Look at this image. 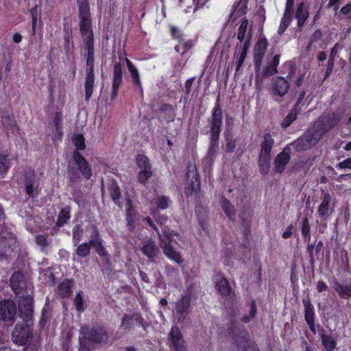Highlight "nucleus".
Here are the masks:
<instances>
[{"label":"nucleus","instance_id":"c9c22d12","mask_svg":"<svg viewBox=\"0 0 351 351\" xmlns=\"http://www.w3.org/2000/svg\"><path fill=\"white\" fill-rule=\"evenodd\" d=\"M63 116L61 112H56L53 119L50 123L52 128H61L62 125Z\"/></svg>","mask_w":351,"mask_h":351},{"label":"nucleus","instance_id":"412c9836","mask_svg":"<svg viewBox=\"0 0 351 351\" xmlns=\"http://www.w3.org/2000/svg\"><path fill=\"white\" fill-rule=\"evenodd\" d=\"M122 82V68L120 64L114 66V77L112 83V98H114L118 93L119 87Z\"/></svg>","mask_w":351,"mask_h":351},{"label":"nucleus","instance_id":"e433bc0d","mask_svg":"<svg viewBox=\"0 0 351 351\" xmlns=\"http://www.w3.org/2000/svg\"><path fill=\"white\" fill-rule=\"evenodd\" d=\"M73 141L77 149H84L85 148L84 138L82 134H75L73 137Z\"/></svg>","mask_w":351,"mask_h":351},{"label":"nucleus","instance_id":"0e129e2a","mask_svg":"<svg viewBox=\"0 0 351 351\" xmlns=\"http://www.w3.org/2000/svg\"><path fill=\"white\" fill-rule=\"evenodd\" d=\"M317 289L319 292H322L327 289V285L325 282L320 281L317 283Z\"/></svg>","mask_w":351,"mask_h":351},{"label":"nucleus","instance_id":"39448f33","mask_svg":"<svg viewBox=\"0 0 351 351\" xmlns=\"http://www.w3.org/2000/svg\"><path fill=\"white\" fill-rule=\"evenodd\" d=\"M159 238L160 240V246L162 249L165 254L170 259L176 261L178 263H182V258L180 254L174 250L171 246L173 243H176L174 237L178 235L172 230L169 228H162L161 232H158Z\"/></svg>","mask_w":351,"mask_h":351},{"label":"nucleus","instance_id":"f704fd0d","mask_svg":"<svg viewBox=\"0 0 351 351\" xmlns=\"http://www.w3.org/2000/svg\"><path fill=\"white\" fill-rule=\"evenodd\" d=\"M154 204L157 205L158 208L161 209H165L167 208L169 205L170 201L169 199L165 196H158L157 198L154 199Z\"/></svg>","mask_w":351,"mask_h":351},{"label":"nucleus","instance_id":"2f4dec72","mask_svg":"<svg viewBox=\"0 0 351 351\" xmlns=\"http://www.w3.org/2000/svg\"><path fill=\"white\" fill-rule=\"evenodd\" d=\"M335 289L343 298H348L351 297V286L336 283L335 285Z\"/></svg>","mask_w":351,"mask_h":351},{"label":"nucleus","instance_id":"6ab92c4d","mask_svg":"<svg viewBox=\"0 0 351 351\" xmlns=\"http://www.w3.org/2000/svg\"><path fill=\"white\" fill-rule=\"evenodd\" d=\"M248 0H239L233 8L230 14V19L232 21H235L239 17H241L246 14L247 8Z\"/></svg>","mask_w":351,"mask_h":351},{"label":"nucleus","instance_id":"f03ea898","mask_svg":"<svg viewBox=\"0 0 351 351\" xmlns=\"http://www.w3.org/2000/svg\"><path fill=\"white\" fill-rule=\"evenodd\" d=\"M252 26H249L247 19H243L238 29L237 38L239 42L237 43L233 57L237 63V72L241 69L245 59L247 51L252 44Z\"/></svg>","mask_w":351,"mask_h":351},{"label":"nucleus","instance_id":"8fccbe9b","mask_svg":"<svg viewBox=\"0 0 351 351\" xmlns=\"http://www.w3.org/2000/svg\"><path fill=\"white\" fill-rule=\"evenodd\" d=\"M341 13L346 16L348 19H351V2L343 6L341 10Z\"/></svg>","mask_w":351,"mask_h":351},{"label":"nucleus","instance_id":"13d9d810","mask_svg":"<svg viewBox=\"0 0 351 351\" xmlns=\"http://www.w3.org/2000/svg\"><path fill=\"white\" fill-rule=\"evenodd\" d=\"M36 243L40 246L47 245L46 238L43 235H38L36 239Z\"/></svg>","mask_w":351,"mask_h":351},{"label":"nucleus","instance_id":"ddd939ff","mask_svg":"<svg viewBox=\"0 0 351 351\" xmlns=\"http://www.w3.org/2000/svg\"><path fill=\"white\" fill-rule=\"evenodd\" d=\"M40 175L34 171H29L25 176V191L26 193L30 197L34 193H37L39 187V181Z\"/></svg>","mask_w":351,"mask_h":351},{"label":"nucleus","instance_id":"4c0bfd02","mask_svg":"<svg viewBox=\"0 0 351 351\" xmlns=\"http://www.w3.org/2000/svg\"><path fill=\"white\" fill-rule=\"evenodd\" d=\"M89 252L90 245L88 243H82L76 250V254L81 257L86 256Z\"/></svg>","mask_w":351,"mask_h":351},{"label":"nucleus","instance_id":"864d4df0","mask_svg":"<svg viewBox=\"0 0 351 351\" xmlns=\"http://www.w3.org/2000/svg\"><path fill=\"white\" fill-rule=\"evenodd\" d=\"M53 134H52V139L56 141L58 140H60L62 138V132L61 128H52Z\"/></svg>","mask_w":351,"mask_h":351},{"label":"nucleus","instance_id":"58836bf2","mask_svg":"<svg viewBox=\"0 0 351 351\" xmlns=\"http://www.w3.org/2000/svg\"><path fill=\"white\" fill-rule=\"evenodd\" d=\"M290 21V14H287V12H285L284 16L281 20L278 32L280 34H282L287 27H288Z\"/></svg>","mask_w":351,"mask_h":351},{"label":"nucleus","instance_id":"f257e3e1","mask_svg":"<svg viewBox=\"0 0 351 351\" xmlns=\"http://www.w3.org/2000/svg\"><path fill=\"white\" fill-rule=\"evenodd\" d=\"M79 18L80 33L87 50V62L91 63L94 56L93 32L89 5L86 2L81 3L80 5Z\"/></svg>","mask_w":351,"mask_h":351},{"label":"nucleus","instance_id":"a211bd4d","mask_svg":"<svg viewBox=\"0 0 351 351\" xmlns=\"http://www.w3.org/2000/svg\"><path fill=\"white\" fill-rule=\"evenodd\" d=\"M93 62L94 58H92V62L91 63H88L86 61L87 65L90 66V69L86 73V82H85V94H86V99H88L93 92V86H94V73H93Z\"/></svg>","mask_w":351,"mask_h":351},{"label":"nucleus","instance_id":"f3484780","mask_svg":"<svg viewBox=\"0 0 351 351\" xmlns=\"http://www.w3.org/2000/svg\"><path fill=\"white\" fill-rule=\"evenodd\" d=\"M289 88V83L282 77L275 78L272 82V93L276 96L283 97L287 93Z\"/></svg>","mask_w":351,"mask_h":351},{"label":"nucleus","instance_id":"0eeeda50","mask_svg":"<svg viewBox=\"0 0 351 351\" xmlns=\"http://www.w3.org/2000/svg\"><path fill=\"white\" fill-rule=\"evenodd\" d=\"M222 123V111L217 104L213 112L212 122L210 129V149L216 145V142L218 139L221 131V125Z\"/></svg>","mask_w":351,"mask_h":351},{"label":"nucleus","instance_id":"052dcab7","mask_svg":"<svg viewBox=\"0 0 351 351\" xmlns=\"http://www.w3.org/2000/svg\"><path fill=\"white\" fill-rule=\"evenodd\" d=\"M69 175L70 179L72 181H76L80 178L78 173L77 172H75V171H74L73 169H71L69 171Z\"/></svg>","mask_w":351,"mask_h":351},{"label":"nucleus","instance_id":"603ef678","mask_svg":"<svg viewBox=\"0 0 351 351\" xmlns=\"http://www.w3.org/2000/svg\"><path fill=\"white\" fill-rule=\"evenodd\" d=\"M70 218V209L65 208L61 210L58 219H69Z\"/></svg>","mask_w":351,"mask_h":351},{"label":"nucleus","instance_id":"7ed1b4c3","mask_svg":"<svg viewBox=\"0 0 351 351\" xmlns=\"http://www.w3.org/2000/svg\"><path fill=\"white\" fill-rule=\"evenodd\" d=\"M340 119L339 115L334 117L333 121L324 128L322 123L317 121L306 134L295 141L294 145L296 150L300 152L315 145L321 139L322 134L333 127Z\"/></svg>","mask_w":351,"mask_h":351},{"label":"nucleus","instance_id":"e2e57ef3","mask_svg":"<svg viewBox=\"0 0 351 351\" xmlns=\"http://www.w3.org/2000/svg\"><path fill=\"white\" fill-rule=\"evenodd\" d=\"M341 0H330L328 6L332 7L334 10L336 11L339 8V3Z\"/></svg>","mask_w":351,"mask_h":351},{"label":"nucleus","instance_id":"de8ad7c7","mask_svg":"<svg viewBox=\"0 0 351 351\" xmlns=\"http://www.w3.org/2000/svg\"><path fill=\"white\" fill-rule=\"evenodd\" d=\"M277 72V67L272 65L270 62L268 65L263 69V73L266 76L271 75Z\"/></svg>","mask_w":351,"mask_h":351},{"label":"nucleus","instance_id":"680f3d73","mask_svg":"<svg viewBox=\"0 0 351 351\" xmlns=\"http://www.w3.org/2000/svg\"><path fill=\"white\" fill-rule=\"evenodd\" d=\"M341 0H330L328 6L332 7L334 10L336 11L339 8V3Z\"/></svg>","mask_w":351,"mask_h":351},{"label":"nucleus","instance_id":"f8f14e48","mask_svg":"<svg viewBox=\"0 0 351 351\" xmlns=\"http://www.w3.org/2000/svg\"><path fill=\"white\" fill-rule=\"evenodd\" d=\"M267 47V40L265 37H259L254 47V66L256 71H259L262 59Z\"/></svg>","mask_w":351,"mask_h":351},{"label":"nucleus","instance_id":"4468645a","mask_svg":"<svg viewBox=\"0 0 351 351\" xmlns=\"http://www.w3.org/2000/svg\"><path fill=\"white\" fill-rule=\"evenodd\" d=\"M12 289L18 295H23V291L27 287L26 281L21 272H14L10 278Z\"/></svg>","mask_w":351,"mask_h":351},{"label":"nucleus","instance_id":"79ce46f5","mask_svg":"<svg viewBox=\"0 0 351 351\" xmlns=\"http://www.w3.org/2000/svg\"><path fill=\"white\" fill-rule=\"evenodd\" d=\"M74 304L78 311H83L84 310V308L83 306V300L81 291L77 293L74 299Z\"/></svg>","mask_w":351,"mask_h":351},{"label":"nucleus","instance_id":"473e14b6","mask_svg":"<svg viewBox=\"0 0 351 351\" xmlns=\"http://www.w3.org/2000/svg\"><path fill=\"white\" fill-rule=\"evenodd\" d=\"M322 342L327 351H332L336 347V342L334 338L330 335H322Z\"/></svg>","mask_w":351,"mask_h":351},{"label":"nucleus","instance_id":"49530a36","mask_svg":"<svg viewBox=\"0 0 351 351\" xmlns=\"http://www.w3.org/2000/svg\"><path fill=\"white\" fill-rule=\"evenodd\" d=\"M336 51H336L335 47H334L331 51L330 57L328 62V68H327V70L326 72V75H327V76L330 75V73L333 68V65H334L333 56L335 54Z\"/></svg>","mask_w":351,"mask_h":351},{"label":"nucleus","instance_id":"4be33fe9","mask_svg":"<svg viewBox=\"0 0 351 351\" xmlns=\"http://www.w3.org/2000/svg\"><path fill=\"white\" fill-rule=\"evenodd\" d=\"M290 160L289 155L285 152H282L278 154L275 158V169L278 173H282L285 168L286 165Z\"/></svg>","mask_w":351,"mask_h":351},{"label":"nucleus","instance_id":"bf43d9fd","mask_svg":"<svg viewBox=\"0 0 351 351\" xmlns=\"http://www.w3.org/2000/svg\"><path fill=\"white\" fill-rule=\"evenodd\" d=\"M8 118H6V119H5L3 121V125H4L5 126H6L8 128L9 127H10V129H12V130L13 129L12 132H14V128L16 127V123H15V121H14V120L10 119V123L8 125V124H7V123H6V121H8Z\"/></svg>","mask_w":351,"mask_h":351},{"label":"nucleus","instance_id":"9d476101","mask_svg":"<svg viewBox=\"0 0 351 351\" xmlns=\"http://www.w3.org/2000/svg\"><path fill=\"white\" fill-rule=\"evenodd\" d=\"M16 313V307L12 300L0 302V320L13 321Z\"/></svg>","mask_w":351,"mask_h":351},{"label":"nucleus","instance_id":"2eb2a0df","mask_svg":"<svg viewBox=\"0 0 351 351\" xmlns=\"http://www.w3.org/2000/svg\"><path fill=\"white\" fill-rule=\"evenodd\" d=\"M73 160L81 174L86 180H88L92 176V170L86 160L80 154L78 151H74Z\"/></svg>","mask_w":351,"mask_h":351},{"label":"nucleus","instance_id":"a18cd8bd","mask_svg":"<svg viewBox=\"0 0 351 351\" xmlns=\"http://www.w3.org/2000/svg\"><path fill=\"white\" fill-rule=\"evenodd\" d=\"M8 169V159L5 154H0V173H5Z\"/></svg>","mask_w":351,"mask_h":351},{"label":"nucleus","instance_id":"5701e85b","mask_svg":"<svg viewBox=\"0 0 351 351\" xmlns=\"http://www.w3.org/2000/svg\"><path fill=\"white\" fill-rule=\"evenodd\" d=\"M216 288L217 291L223 296H228L230 294L231 289L228 280L221 276L216 278Z\"/></svg>","mask_w":351,"mask_h":351},{"label":"nucleus","instance_id":"5fc2aeb1","mask_svg":"<svg viewBox=\"0 0 351 351\" xmlns=\"http://www.w3.org/2000/svg\"><path fill=\"white\" fill-rule=\"evenodd\" d=\"M337 167L339 169H351V158L346 159L343 161L339 162Z\"/></svg>","mask_w":351,"mask_h":351},{"label":"nucleus","instance_id":"b1692460","mask_svg":"<svg viewBox=\"0 0 351 351\" xmlns=\"http://www.w3.org/2000/svg\"><path fill=\"white\" fill-rule=\"evenodd\" d=\"M191 176L192 178L191 182L186 188V193L187 195H192L193 193H197L199 191L200 184L197 176V172L195 169L191 171Z\"/></svg>","mask_w":351,"mask_h":351},{"label":"nucleus","instance_id":"3c124183","mask_svg":"<svg viewBox=\"0 0 351 351\" xmlns=\"http://www.w3.org/2000/svg\"><path fill=\"white\" fill-rule=\"evenodd\" d=\"M256 313V309L255 305L253 304L251 307V310H250L249 315L243 317V321L245 323L249 322L251 319H252L254 317Z\"/></svg>","mask_w":351,"mask_h":351},{"label":"nucleus","instance_id":"20e7f679","mask_svg":"<svg viewBox=\"0 0 351 351\" xmlns=\"http://www.w3.org/2000/svg\"><path fill=\"white\" fill-rule=\"evenodd\" d=\"M21 312V317L23 318L26 323L16 325L12 332L13 341L17 344H25L29 337L30 328L27 322L31 319L33 313L32 306V298L27 297V305L19 307Z\"/></svg>","mask_w":351,"mask_h":351},{"label":"nucleus","instance_id":"423d86ee","mask_svg":"<svg viewBox=\"0 0 351 351\" xmlns=\"http://www.w3.org/2000/svg\"><path fill=\"white\" fill-rule=\"evenodd\" d=\"M274 141L269 134H265L261 145L259 165L262 173H266L269 168L270 152Z\"/></svg>","mask_w":351,"mask_h":351},{"label":"nucleus","instance_id":"09e8293b","mask_svg":"<svg viewBox=\"0 0 351 351\" xmlns=\"http://www.w3.org/2000/svg\"><path fill=\"white\" fill-rule=\"evenodd\" d=\"M222 207L228 217H230L232 213V206L228 200H223L222 202Z\"/></svg>","mask_w":351,"mask_h":351},{"label":"nucleus","instance_id":"37998d69","mask_svg":"<svg viewBox=\"0 0 351 351\" xmlns=\"http://www.w3.org/2000/svg\"><path fill=\"white\" fill-rule=\"evenodd\" d=\"M239 349H245V351H259L256 345L252 341H246L243 346L240 343Z\"/></svg>","mask_w":351,"mask_h":351},{"label":"nucleus","instance_id":"c756f323","mask_svg":"<svg viewBox=\"0 0 351 351\" xmlns=\"http://www.w3.org/2000/svg\"><path fill=\"white\" fill-rule=\"evenodd\" d=\"M71 281L66 280L62 282L58 286V294L63 298H68L71 293Z\"/></svg>","mask_w":351,"mask_h":351},{"label":"nucleus","instance_id":"bb28decb","mask_svg":"<svg viewBox=\"0 0 351 351\" xmlns=\"http://www.w3.org/2000/svg\"><path fill=\"white\" fill-rule=\"evenodd\" d=\"M88 245L95 247L96 252L101 256H106V251L103 247L101 240L97 234L90 240Z\"/></svg>","mask_w":351,"mask_h":351},{"label":"nucleus","instance_id":"6e6552de","mask_svg":"<svg viewBox=\"0 0 351 351\" xmlns=\"http://www.w3.org/2000/svg\"><path fill=\"white\" fill-rule=\"evenodd\" d=\"M82 338L94 343H102L107 341L108 335L106 330L102 328L85 327L81 330L80 339Z\"/></svg>","mask_w":351,"mask_h":351},{"label":"nucleus","instance_id":"dca6fc26","mask_svg":"<svg viewBox=\"0 0 351 351\" xmlns=\"http://www.w3.org/2000/svg\"><path fill=\"white\" fill-rule=\"evenodd\" d=\"M170 346L175 351H185L184 340L177 326H173L170 332Z\"/></svg>","mask_w":351,"mask_h":351},{"label":"nucleus","instance_id":"6e6d98bb","mask_svg":"<svg viewBox=\"0 0 351 351\" xmlns=\"http://www.w3.org/2000/svg\"><path fill=\"white\" fill-rule=\"evenodd\" d=\"M82 230L78 226H76L73 229V240L79 242L81 239Z\"/></svg>","mask_w":351,"mask_h":351},{"label":"nucleus","instance_id":"c03bdc74","mask_svg":"<svg viewBox=\"0 0 351 351\" xmlns=\"http://www.w3.org/2000/svg\"><path fill=\"white\" fill-rule=\"evenodd\" d=\"M125 210L127 215L129 217H132L134 215V208L133 206L132 201L130 198H126L125 200Z\"/></svg>","mask_w":351,"mask_h":351},{"label":"nucleus","instance_id":"774afa93","mask_svg":"<svg viewBox=\"0 0 351 351\" xmlns=\"http://www.w3.org/2000/svg\"><path fill=\"white\" fill-rule=\"evenodd\" d=\"M13 41L16 43H19L20 42H21L22 40V36L19 34V33H15L14 35H13Z\"/></svg>","mask_w":351,"mask_h":351},{"label":"nucleus","instance_id":"72a5a7b5","mask_svg":"<svg viewBox=\"0 0 351 351\" xmlns=\"http://www.w3.org/2000/svg\"><path fill=\"white\" fill-rule=\"evenodd\" d=\"M136 163L141 169H151V165L147 156L138 154L136 157Z\"/></svg>","mask_w":351,"mask_h":351},{"label":"nucleus","instance_id":"4d7b16f0","mask_svg":"<svg viewBox=\"0 0 351 351\" xmlns=\"http://www.w3.org/2000/svg\"><path fill=\"white\" fill-rule=\"evenodd\" d=\"M310 226L308 221H304L302 226V232L304 236H307L309 233Z\"/></svg>","mask_w":351,"mask_h":351},{"label":"nucleus","instance_id":"ea45409f","mask_svg":"<svg viewBox=\"0 0 351 351\" xmlns=\"http://www.w3.org/2000/svg\"><path fill=\"white\" fill-rule=\"evenodd\" d=\"M297 117V113L294 111H292L290 112L282 121V127L286 128L289 127L291 123L296 119Z\"/></svg>","mask_w":351,"mask_h":351},{"label":"nucleus","instance_id":"a878e982","mask_svg":"<svg viewBox=\"0 0 351 351\" xmlns=\"http://www.w3.org/2000/svg\"><path fill=\"white\" fill-rule=\"evenodd\" d=\"M141 250L143 253L149 258H154L159 254V249L152 241L145 243L141 247Z\"/></svg>","mask_w":351,"mask_h":351},{"label":"nucleus","instance_id":"69168bd1","mask_svg":"<svg viewBox=\"0 0 351 351\" xmlns=\"http://www.w3.org/2000/svg\"><path fill=\"white\" fill-rule=\"evenodd\" d=\"M294 0H287V8L286 11L287 14H290L292 7L293 5Z\"/></svg>","mask_w":351,"mask_h":351},{"label":"nucleus","instance_id":"7c9ffc66","mask_svg":"<svg viewBox=\"0 0 351 351\" xmlns=\"http://www.w3.org/2000/svg\"><path fill=\"white\" fill-rule=\"evenodd\" d=\"M128 70L131 74V76L133 79L134 82L138 86L141 87V82L140 80V76L137 69L134 66L132 62L128 58L125 60Z\"/></svg>","mask_w":351,"mask_h":351},{"label":"nucleus","instance_id":"393cba45","mask_svg":"<svg viewBox=\"0 0 351 351\" xmlns=\"http://www.w3.org/2000/svg\"><path fill=\"white\" fill-rule=\"evenodd\" d=\"M305 306V319L311 330L314 331V308L310 301H304Z\"/></svg>","mask_w":351,"mask_h":351},{"label":"nucleus","instance_id":"338daca9","mask_svg":"<svg viewBox=\"0 0 351 351\" xmlns=\"http://www.w3.org/2000/svg\"><path fill=\"white\" fill-rule=\"evenodd\" d=\"M292 226H289L287 227L286 230L282 234V237L285 239L289 238L291 235Z\"/></svg>","mask_w":351,"mask_h":351},{"label":"nucleus","instance_id":"c85d7f7f","mask_svg":"<svg viewBox=\"0 0 351 351\" xmlns=\"http://www.w3.org/2000/svg\"><path fill=\"white\" fill-rule=\"evenodd\" d=\"M308 17V11L303 3L299 4L296 11V18L298 21V25L301 27Z\"/></svg>","mask_w":351,"mask_h":351},{"label":"nucleus","instance_id":"1a4fd4ad","mask_svg":"<svg viewBox=\"0 0 351 351\" xmlns=\"http://www.w3.org/2000/svg\"><path fill=\"white\" fill-rule=\"evenodd\" d=\"M17 241L11 233L3 235L0 239V259L6 258L16 248Z\"/></svg>","mask_w":351,"mask_h":351},{"label":"nucleus","instance_id":"aec40b11","mask_svg":"<svg viewBox=\"0 0 351 351\" xmlns=\"http://www.w3.org/2000/svg\"><path fill=\"white\" fill-rule=\"evenodd\" d=\"M332 198L328 192H324L322 195V202L319 205L318 212L321 217L327 215L330 211V205Z\"/></svg>","mask_w":351,"mask_h":351},{"label":"nucleus","instance_id":"cd10ccee","mask_svg":"<svg viewBox=\"0 0 351 351\" xmlns=\"http://www.w3.org/2000/svg\"><path fill=\"white\" fill-rule=\"evenodd\" d=\"M108 191H109L112 200L116 204H119L121 197V191L117 183L114 180L111 181L110 183L108 184Z\"/></svg>","mask_w":351,"mask_h":351},{"label":"nucleus","instance_id":"9b49d317","mask_svg":"<svg viewBox=\"0 0 351 351\" xmlns=\"http://www.w3.org/2000/svg\"><path fill=\"white\" fill-rule=\"evenodd\" d=\"M191 295L184 294L176 302L175 317L178 322H182L186 317L187 310L190 306Z\"/></svg>","mask_w":351,"mask_h":351},{"label":"nucleus","instance_id":"a19ab883","mask_svg":"<svg viewBox=\"0 0 351 351\" xmlns=\"http://www.w3.org/2000/svg\"><path fill=\"white\" fill-rule=\"evenodd\" d=\"M151 169H141L138 173V180L140 182L144 184L151 177Z\"/></svg>","mask_w":351,"mask_h":351}]
</instances>
